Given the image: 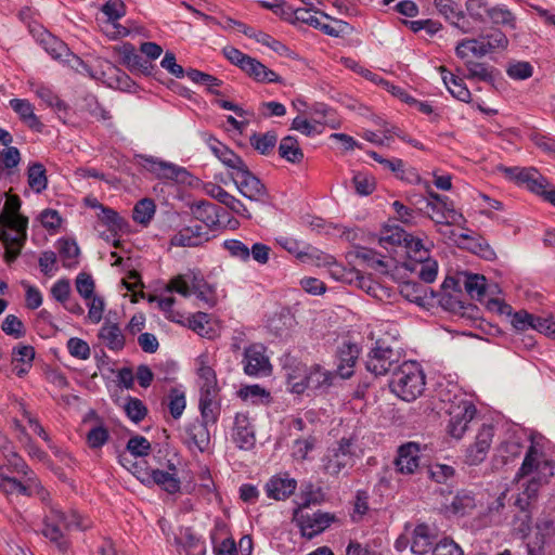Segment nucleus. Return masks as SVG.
<instances>
[{
  "label": "nucleus",
  "mask_w": 555,
  "mask_h": 555,
  "mask_svg": "<svg viewBox=\"0 0 555 555\" xmlns=\"http://www.w3.org/2000/svg\"><path fill=\"white\" fill-rule=\"evenodd\" d=\"M244 372L249 376L270 375L272 367L266 348L261 344H253L244 351Z\"/></svg>",
  "instance_id": "15"
},
{
  "label": "nucleus",
  "mask_w": 555,
  "mask_h": 555,
  "mask_svg": "<svg viewBox=\"0 0 555 555\" xmlns=\"http://www.w3.org/2000/svg\"><path fill=\"white\" fill-rule=\"evenodd\" d=\"M463 286L470 298L482 300L486 295V278L479 274H464Z\"/></svg>",
  "instance_id": "42"
},
{
  "label": "nucleus",
  "mask_w": 555,
  "mask_h": 555,
  "mask_svg": "<svg viewBox=\"0 0 555 555\" xmlns=\"http://www.w3.org/2000/svg\"><path fill=\"white\" fill-rule=\"evenodd\" d=\"M508 172L513 173L517 182L524 183L527 188L539 195H544L548 181L534 168H512Z\"/></svg>",
  "instance_id": "24"
},
{
  "label": "nucleus",
  "mask_w": 555,
  "mask_h": 555,
  "mask_svg": "<svg viewBox=\"0 0 555 555\" xmlns=\"http://www.w3.org/2000/svg\"><path fill=\"white\" fill-rule=\"evenodd\" d=\"M297 481L286 475L271 477L264 486L267 495L270 499L282 501L289 498L296 490Z\"/></svg>",
  "instance_id": "29"
},
{
  "label": "nucleus",
  "mask_w": 555,
  "mask_h": 555,
  "mask_svg": "<svg viewBox=\"0 0 555 555\" xmlns=\"http://www.w3.org/2000/svg\"><path fill=\"white\" fill-rule=\"evenodd\" d=\"M176 78L188 77L196 85H203L211 93H218L214 87L221 86L222 81L205 72H170Z\"/></svg>",
  "instance_id": "41"
},
{
  "label": "nucleus",
  "mask_w": 555,
  "mask_h": 555,
  "mask_svg": "<svg viewBox=\"0 0 555 555\" xmlns=\"http://www.w3.org/2000/svg\"><path fill=\"white\" fill-rule=\"evenodd\" d=\"M94 281L88 273H79L76 278V289L83 299H90L94 295Z\"/></svg>",
  "instance_id": "63"
},
{
  "label": "nucleus",
  "mask_w": 555,
  "mask_h": 555,
  "mask_svg": "<svg viewBox=\"0 0 555 555\" xmlns=\"http://www.w3.org/2000/svg\"><path fill=\"white\" fill-rule=\"evenodd\" d=\"M139 480L146 486L157 485L169 494L179 492L181 488L180 479L175 473L164 472L160 469H151V472H145L144 476H139Z\"/></svg>",
  "instance_id": "22"
},
{
  "label": "nucleus",
  "mask_w": 555,
  "mask_h": 555,
  "mask_svg": "<svg viewBox=\"0 0 555 555\" xmlns=\"http://www.w3.org/2000/svg\"><path fill=\"white\" fill-rule=\"evenodd\" d=\"M438 214H431L430 218L437 225H462L466 222L464 216L454 209L450 201L439 205Z\"/></svg>",
  "instance_id": "35"
},
{
  "label": "nucleus",
  "mask_w": 555,
  "mask_h": 555,
  "mask_svg": "<svg viewBox=\"0 0 555 555\" xmlns=\"http://www.w3.org/2000/svg\"><path fill=\"white\" fill-rule=\"evenodd\" d=\"M197 374L201 379V390L208 391L209 389H218L217 376L214 369L209 364L207 354H201L196 359Z\"/></svg>",
  "instance_id": "37"
},
{
  "label": "nucleus",
  "mask_w": 555,
  "mask_h": 555,
  "mask_svg": "<svg viewBox=\"0 0 555 555\" xmlns=\"http://www.w3.org/2000/svg\"><path fill=\"white\" fill-rule=\"evenodd\" d=\"M210 240L209 232L202 224L182 228L171 238L170 245L178 247H197Z\"/></svg>",
  "instance_id": "17"
},
{
  "label": "nucleus",
  "mask_w": 555,
  "mask_h": 555,
  "mask_svg": "<svg viewBox=\"0 0 555 555\" xmlns=\"http://www.w3.org/2000/svg\"><path fill=\"white\" fill-rule=\"evenodd\" d=\"M431 555H464L462 548L452 540L443 539L433 548Z\"/></svg>",
  "instance_id": "64"
},
{
  "label": "nucleus",
  "mask_w": 555,
  "mask_h": 555,
  "mask_svg": "<svg viewBox=\"0 0 555 555\" xmlns=\"http://www.w3.org/2000/svg\"><path fill=\"white\" fill-rule=\"evenodd\" d=\"M404 247L411 263L427 260L429 256V251L424 247L422 240L413 237L412 235L406 234L404 240Z\"/></svg>",
  "instance_id": "45"
},
{
  "label": "nucleus",
  "mask_w": 555,
  "mask_h": 555,
  "mask_svg": "<svg viewBox=\"0 0 555 555\" xmlns=\"http://www.w3.org/2000/svg\"><path fill=\"white\" fill-rule=\"evenodd\" d=\"M401 353L384 339H377L375 346L366 356L365 367L375 376L386 375L399 366Z\"/></svg>",
  "instance_id": "5"
},
{
  "label": "nucleus",
  "mask_w": 555,
  "mask_h": 555,
  "mask_svg": "<svg viewBox=\"0 0 555 555\" xmlns=\"http://www.w3.org/2000/svg\"><path fill=\"white\" fill-rule=\"evenodd\" d=\"M279 154L292 164H299L304 159V152L298 140L293 135L284 137L279 145Z\"/></svg>",
  "instance_id": "38"
},
{
  "label": "nucleus",
  "mask_w": 555,
  "mask_h": 555,
  "mask_svg": "<svg viewBox=\"0 0 555 555\" xmlns=\"http://www.w3.org/2000/svg\"><path fill=\"white\" fill-rule=\"evenodd\" d=\"M125 412L131 421L139 423L145 417L147 410L141 400L130 398L125 404Z\"/></svg>",
  "instance_id": "62"
},
{
  "label": "nucleus",
  "mask_w": 555,
  "mask_h": 555,
  "mask_svg": "<svg viewBox=\"0 0 555 555\" xmlns=\"http://www.w3.org/2000/svg\"><path fill=\"white\" fill-rule=\"evenodd\" d=\"M99 341L108 350L118 352L125 348L126 337L117 323L105 321L98 332Z\"/></svg>",
  "instance_id": "25"
},
{
  "label": "nucleus",
  "mask_w": 555,
  "mask_h": 555,
  "mask_svg": "<svg viewBox=\"0 0 555 555\" xmlns=\"http://www.w3.org/2000/svg\"><path fill=\"white\" fill-rule=\"evenodd\" d=\"M487 49V53L496 50H504L508 46V39L501 30H493L485 36H480Z\"/></svg>",
  "instance_id": "55"
},
{
  "label": "nucleus",
  "mask_w": 555,
  "mask_h": 555,
  "mask_svg": "<svg viewBox=\"0 0 555 555\" xmlns=\"http://www.w3.org/2000/svg\"><path fill=\"white\" fill-rule=\"evenodd\" d=\"M207 425L208 424L198 420L188 425L185 429V442L190 449L194 448L201 452L208 450L210 444V433Z\"/></svg>",
  "instance_id": "28"
},
{
  "label": "nucleus",
  "mask_w": 555,
  "mask_h": 555,
  "mask_svg": "<svg viewBox=\"0 0 555 555\" xmlns=\"http://www.w3.org/2000/svg\"><path fill=\"white\" fill-rule=\"evenodd\" d=\"M109 438L107 428L102 425L92 427L87 434V443L91 449L103 447Z\"/></svg>",
  "instance_id": "59"
},
{
  "label": "nucleus",
  "mask_w": 555,
  "mask_h": 555,
  "mask_svg": "<svg viewBox=\"0 0 555 555\" xmlns=\"http://www.w3.org/2000/svg\"><path fill=\"white\" fill-rule=\"evenodd\" d=\"M101 12L107 21L115 23L126 14V5L122 0H107L101 8Z\"/></svg>",
  "instance_id": "56"
},
{
  "label": "nucleus",
  "mask_w": 555,
  "mask_h": 555,
  "mask_svg": "<svg viewBox=\"0 0 555 555\" xmlns=\"http://www.w3.org/2000/svg\"><path fill=\"white\" fill-rule=\"evenodd\" d=\"M96 216L99 221L105 225L109 232V234H102L101 236L106 242H112L115 247H118L120 242L119 240H116V237L122 233L128 232V221L122 218L116 210L109 207L102 208V211H99Z\"/></svg>",
  "instance_id": "16"
},
{
  "label": "nucleus",
  "mask_w": 555,
  "mask_h": 555,
  "mask_svg": "<svg viewBox=\"0 0 555 555\" xmlns=\"http://www.w3.org/2000/svg\"><path fill=\"white\" fill-rule=\"evenodd\" d=\"M137 164L159 180H171L175 182H185L189 172L185 168L170 162L162 160L149 155H137Z\"/></svg>",
  "instance_id": "8"
},
{
  "label": "nucleus",
  "mask_w": 555,
  "mask_h": 555,
  "mask_svg": "<svg viewBox=\"0 0 555 555\" xmlns=\"http://www.w3.org/2000/svg\"><path fill=\"white\" fill-rule=\"evenodd\" d=\"M405 267L411 271H415L425 283H433L437 278L438 263L429 257L427 260H422V262L406 263Z\"/></svg>",
  "instance_id": "43"
},
{
  "label": "nucleus",
  "mask_w": 555,
  "mask_h": 555,
  "mask_svg": "<svg viewBox=\"0 0 555 555\" xmlns=\"http://www.w3.org/2000/svg\"><path fill=\"white\" fill-rule=\"evenodd\" d=\"M447 412L450 415L449 434L456 439H461L476 414L475 405L468 400L460 399L457 403H451Z\"/></svg>",
  "instance_id": "11"
},
{
  "label": "nucleus",
  "mask_w": 555,
  "mask_h": 555,
  "mask_svg": "<svg viewBox=\"0 0 555 555\" xmlns=\"http://www.w3.org/2000/svg\"><path fill=\"white\" fill-rule=\"evenodd\" d=\"M307 114L319 126L327 125L331 128H337L338 124L332 118V111L324 103H314L308 107Z\"/></svg>",
  "instance_id": "47"
},
{
  "label": "nucleus",
  "mask_w": 555,
  "mask_h": 555,
  "mask_svg": "<svg viewBox=\"0 0 555 555\" xmlns=\"http://www.w3.org/2000/svg\"><path fill=\"white\" fill-rule=\"evenodd\" d=\"M434 5L451 25L459 28L463 34L469 33L470 24L459 3L454 0H434Z\"/></svg>",
  "instance_id": "18"
},
{
  "label": "nucleus",
  "mask_w": 555,
  "mask_h": 555,
  "mask_svg": "<svg viewBox=\"0 0 555 555\" xmlns=\"http://www.w3.org/2000/svg\"><path fill=\"white\" fill-rule=\"evenodd\" d=\"M192 291L196 297L207 305H214L212 289L211 287L197 275L192 276Z\"/></svg>",
  "instance_id": "57"
},
{
  "label": "nucleus",
  "mask_w": 555,
  "mask_h": 555,
  "mask_svg": "<svg viewBox=\"0 0 555 555\" xmlns=\"http://www.w3.org/2000/svg\"><path fill=\"white\" fill-rule=\"evenodd\" d=\"M21 199L17 195H8L0 212V241L5 246V260L14 261L27 238L28 219L20 214Z\"/></svg>",
  "instance_id": "2"
},
{
  "label": "nucleus",
  "mask_w": 555,
  "mask_h": 555,
  "mask_svg": "<svg viewBox=\"0 0 555 555\" xmlns=\"http://www.w3.org/2000/svg\"><path fill=\"white\" fill-rule=\"evenodd\" d=\"M156 206L150 198L139 201L133 208L132 218L135 222L147 225L155 215Z\"/></svg>",
  "instance_id": "46"
},
{
  "label": "nucleus",
  "mask_w": 555,
  "mask_h": 555,
  "mask_svg": "<svg viewBox=\"0 0 555 555\" xmlns=\"http://www.w3.org/2000/svg\"><path fill=\"white\" fill-rule=\"evenodd\" d=\"M297 257L304 259L305 257L315 258V263L319 267H326L330 276L338 282L352 283L354 279H359V272L353 269H346L343 264L338 263L334 257L313 250L312 254L298 253Z\"/></svg>",
  "instance_id": "14"
},
{
  "label": "nucleus",
  "mask_w": 555,
  "mask_h": 555,
  "mask_svg": "<svg viewBox=\"0 0 555 555\" xmlns=\"http://www.w3.org/2000/svg\"><path fill=\"white\" fill-rule=\"evenodd\" d=\"M442 75V81L449 92L457 100L462 102H469L472 94L468 90L464 77L457 75L454 72H441Z\"/></svg>",
  "instance_id": "33"
},
{
  "label": "nucleus",
  "mask_w": 555,
  "mask_h": 555,
  "mask_svg": "<svg viewBox=\"0 0 555 555\" xmlns=\"http://www.w3.org/2000/svg\"><path fill=\"white\" fill-rule=\"evenodd\" d=\"M87 527L75 511L64 512L59 505L49 504L41 533L54 545L59 555H66L70 550L66 532L73 529L85 530Z\"/></svg>",
  "instance_id": "3"
},
{
  "label": "nucleus",
  "mask_w": 555,
  "mask_h": 555,
  "mask_svg": "<svg viewBox=\"0 0 555 555\" xmlns=\"http://www.w3.org/2000/svg\"><path fill=\"white\" fill-rule=\"evenodd\" d=\"M356 439L343 437L333 447L328 448L324 457V470L330 475H338L345 468L354 465L357 457Z\"/></svg>",
  "instance_id": "6"
},
{
  "label": "nucleus",
  "mask_w": 555,
  "mask_h": 555,
  "mask_svg": "<svg viewBox=\"0 0 555 555\" xmlns=\"http://www.w3.org/2000/svg\"><path fill=\"white\" fill-rule=\"evenodd\" d=\"M489 20L498 25L514 27L515 17L513 13L504 7H493L486 10Z\"/></svg>",
  "instance_id": "54"
},
{
  "label": "nucleus",
  "mask_w": 555,
  "mask_h": 555,
  "mask_svg": "<svg viewBox=\"0 0 555 555\" xmlns=\"http://www.w3.org/2000/svg\"><path fill=\"white\" fill-rule=\"evenodd\" d=\"M476 507V500L470 491L461 490L453 498L449 511L457 516H464Z\"/></svg>",
  "instance_id": "39"
},
{
  "label": "nucleus",
  "mask_w": 555,
  "mask_h": 555,
  "mask_svg": "<svg viewBox=\"0 0 555 555\" xmlns=\"http://www.w3.org/2000/svg\"><path fill=\"white\" fill-rule=\"evenodd\" d=\"M389 387L400 399L414 401L425 389V374L418 363L404 362L393 371Z\"/></svg>",
  "instance_id": "4"
},
{
  "label": "nucleus",
  "mask_w": 555,
  "mask_h": 555,
  "mask_svg": "<svg viewBox=\"0 0 555 555\" xmlns=\"http://www.w3.org/2000/svg\"><path fill=\"white\" fill-rule=\"evenodd\" d=\"M197 220L202 221L207 228H214L219 223V208L208 202H202L194 209Z\"/></svg>",
  "instance_id": "44"
},
{
  "label": "nucleus",
  "mask_w": 555,
  "mask_h": 555,
  "mask_svg": "<svg viewBox=\"0 0 555 555\" xmlns=\"http://www.w3.org/2000/svg\"><path fill=\"white\" fill-rule=\"evenodd\" d=\"M168 409L173 418H179L186 405L184 391L179 388H172L168 395Z\"/></svg>",
  "instance_id": "52"
},
{
  "label": "nucleus",
  "mask_w": 555,
  "mask_h": 555,
  "mask_svg": "<svg viewBox=\"0 0 555 555\" xmlns=\"http://www.w3.org/2000/svg\"><path fill=\"white\" fill-rule=\"evenodd\" d=\"M308 502L296 508L293 514V520L297 524L304 537L312 539L324 531L333 521L334 517L328 513L317 512L313 514L304 513Z\"/></svg>",
  "instance_id": "10"
},
{
  "label": "nucleus",
  "mask_w": 555,
  "mask_h": 555,
  "mask_svg": "<svg viewBox=\"0 0 555 555\" xmlns=\"http://www.w3.org/2000/svg\"><path fill=\"white\" fill-rule=\"evenodd\" d=\"M10 106L29 128L41 129L42 124L35 115L34 105L28 100L12 99L10 100Z\"/></svg>",
  "instance_id": "34"
},
{
  "label": "nucleus",
  "mask_w": 555,
  "mask_h": 555,
  "mask_svg": "<svg viewBox=\"0 0 555 555\" xmlns=\"http://www.w3.org/2000/svg\"><path fill=\"white\" fill-rule=\"evenodd\" d=\"M436 534L425 524L417 525L411 534V552L416 555H425L433 551Z\"/></svg>",
  "instance_id": "30"
},
{
  "label": "nucleus",
  "mask_w": 555,
  "mask_h": 555,
  "mask_svg": "<svg viewBox=\"0 0 555 555\" xmlns=\"http://www.w3.org/2000/svg\"><path fill=\"white\" fill-rule=\"evenodd\" d=\"M194 274H180L171 279L166 287L168 292H175L183 297H189L193 294L192 291V276Z\"/></svg>",
  "instance_id": "51"
},
{
  "label": "nucleus",
  "mask_w": 555,
  "mask_h": 555,
  "mask_svg": "<svg viewBox=\"0 0 555 555\" xmlns=\"http://www.w3.org/2000/svg\"><path fill=\"white\" fill-rule=\"evenodd\" d=\"M38 41L43 49L51 55L52 59L59 60L61 64L67 65L73 69H76L81 65V60L73 54L68 47L59 38L53 36L47 30H42L39 34Z\"/></svg>",
  "instance_id": "13"
},
{
  "label": "nucleus",
  "mask_w": 555,
  "mask_h": 555,
  "mask_svg": "<svg viewBox=\"0 0 555 555\" xmlns=\"http://www.w3.org/2000/svg\"><path fill=\"white\" fill-rule=\"evenodd\" d=\"M0 470H8L12 473V475L22 478L36 490V494L39 495L42 501L49 499V492L43 489L34 472L16 451L9 450L7 457L3 459V463L0 465Z\"/></svg>",
  "instance_id": "9"
},
{
  "label": "nucleus",
  "mask_w": 555,
  "mask_h": 555,
  "mask_svg": "<svg viewBox=\"0 0 555 555\" xmlns=\"http://www.w3.org/2000/svg\"><path fill=\"white\" fill-rule=\"evenodd\" d=\"M420 446L416 442H408L398 450L395 461L397 470L401 474H414L420 466Z\"/></svg>",
  "instance_id": "23"
},
{
  "label": "nucleus",
  "mask_w": 555,
  "mask_h": 555,
  "mask_svg": "<svg viewBox=\"0 0 555 555\" xmlns=\"http://www.w3.org/2000/svg\"><path fill=\"white\" fill-rule=\"evenodd\" d=\"M337 374L341 378H349L353 374V367L359 357V348L354 344H344L338 349Z\"/></svg>",
  "instance_id": "31"
},
{
  "label": "nucleus",
  "mask_w": 555,
  "mask_h": 555,
  "mask_svg": "<svg viewBox=\"0 0 555 555\" xmlns=\"http://www.w3.org/2000/svg\"><path fill=\"white\" fill-rule=\"evenodd\" d=\"M28 184L37 193L42 192L47 188L46 169L42 164L35 163L28 167Z\"/></svg>",
  "instance_id": "49"
},
{
  "label": "nucleus",
  "mask_w": 555,
  "mask_h": 555,
  "mask_svg": "<svg viewBox=\"0 0 555 555\" xmlns=\"http://www.w3.org/2000/svg\"><path fill=\"white\" fill-rule=\"evenodd\" d=\"M224 57L240 69H267L264 65L256 59L241 52L234 47H225L223 49Z\"/></svg>",
  "instance_id": "36"
},
{
  "label": "nucleus",
  "mask_w": 555,
  "mask_h": 555,
  "mask_svg": "<svg viewBox=\"0 0 555 555\" xmlns=\"http://www.w3.org/2000/svg\"><path fill=\"white\" fill-rule=\"evenodd\" d=\"M240 396L245 400L250 399L254 403L270 401V392L259 385L245 386L240 390Z\"/></svg>",
  "instance_id": "58"
},
{
  "label": "nucleus",
  "mask_w": 555,
  "mask_h": 555,
  "mask_svg": "<svg viewBox=\"0 0 555 555\" xmlns=\"http://www.w3.org/2000/svg\"><path fill=\"white\" fill-rule=\"evenodd\" d=\"M356 192L361 196L372 194L376 188L375 178L364 172H357L352 178Z\"/></svg>",
  "instance_id": "53"
},
{
  "label": "nucleus",
  "mask_w": 555,
  "mask_h": 555,
  "mask_svg": "<svg viewBox=\"0 0 555 555\" xmlns=\"http://www.w3.org/2000/svg\"><path fill=\"white\" fill-rule=\"evenodd\" d=\"M456 54L462 59L482 57L487 53L483 39H465L456 46Z\"/></svg>",
  "instance_id": "40"
},
{
  "label": "nucleus",
  "mask_w": 555,
  "mask_h": 555,
  "mask_svg": "<svg viewBox=\"0 0 555 555\" xmlns=\"http://www.w3.org/2000/svg\"><path fill=\"white\" fill-rule=\"evenodd\" d=\"M400 294L411 302L422 305L426 298V288L417 282H404L400 286Z\"/></svg>",
  "instance_id": "50"
},
{
  "label": "nucleus",
  "mask_w": 555,
  "mask_h": 555,
  "mask_svg": "<svg viewBox=\"0 0 555 555\" xmlns=\"http://www.w3.org/2000/svg\"><path fill=\"white\" fill-rule=\"evenodd\" d=\"M0 490L7 494L34 495L36 490L22 478L8 470H0Z\"/></svg>",
  "instance_id": "32"
},
{
  "label": "nucleus",
  "mask_w": 555,
  "mask_h": 555,
  "mask_svg": "<svg viewBox=\"0 0 555 555\" xmlns=\"http://www.w3.org/2000/svg\"><path fill=\"white\" fill-rule=\"evenodd\" d=\"M251 146L261 154H269L278 142V135L274 131L266 133H254L250 139Z\"/></svg>",
  "instance_id": "48"
},
{
  "label": "nucleus",
  "mask_w": 555,
  "mask_h": 555,
  "mask_svg": "<svg viewBox=\"0 0 555 555\" xmlns=\"http://www.w3.org/2000/svg\"><path fill=\"white\" fill-rule=\"evenodd\" d=\"M553 475V462L547 460L535 446L531 444L526 452L521 467L516 474L518 482L522 478L529 477L528 480L521 483L524 489L516 499V505L525 511L530 502L537 499L541 485L547 482Z\"/></svg>",
  "instance_id": "1"
},
{
  "label": "nucleus",
  "mask_w": 555,
  "mask_h": 555,
  "mask_svg": "<svg viewBox=\"0 0 555 555\" xmlns=\"http://www.w3.org/2000/svg\"><path fill=\"white\" fill-rule=\"evenodd\" d=\"M231 179L238 192L249 201L263 202L267 197L264 184L257 178L248 167L237 172H231Z\"/></svg>",
  "instance_id": "12"
},
{
  "label": "nucleus",
  "mask_w": 555,
  "mask_h": 555,
  "mask_svg": "<svg viewBox=\"0 0 555 555\" xmlns=\"http://www.w3.org/2000/svg\"><path fill=\"white\" fill-rule=\"evenodd\" d=\"M208 146L212 154L232 172H237L243 170L247 165L244 160L235 154L232 150H230L227 145L218 141L217 139L209 137L207 139Z\"/></svg>",
  "instance_id": "26"
},
{
  "label": "nucleus",
  "mask_w": 555,
  "mask_h": 555,
  "mask_svg": "<svg viewBox=\"0 0 555 555\" xmlns=\"http://www.w3.org/2000/svg\"><path fill=\"white\" fill-rule=\"evenodd\" d=\"M232 440L237 448L250 450L256 442L255 430L245 413H236L232 428Z\"/></svg>",
  "instance_id": "19"
},
{
  "label": "nucleus",
  "mask_w": 555,
  "mask_h": 555,
  "mask_svg": "<svg viewBox=\"0 0 555 555\" xmlns=\"http://www.w3.org/2000/svg\"><path fill=\"white\" fill-rule=\"evenodd\" d=\"M333 373L323 369L319 364L312 365L306 373L301 383L293 384V390L301 393L306 388L325 389L332 385Z\"/></svg>",
  "instance_id": "20"
},
{
  "label": "nucleus",
  "mask_w": 555,
  "mask_h": 555,
  "mask_svg": "<svg viewBox=\"0 0 555 555\" xmlns=\"http://www.w3.org/2000/svg\"><path fill=\"white\" fill-rule=\"evenodd\" d=\"M493 438V427L482 425L479 429L474 444L466 452V462L469 465L480 464L487 456Z\"/></svg>",
  "instance_id": "21"
},
{
  "label": "nucleus",
  "mask_w": 555,
  "mask_h": 555,
  "mask_svg": "<svg viewBox=\"0 0 555 555\" xmlns=\"http://www.w3.org/2000/svg\"><path fill=\"white\" fill-rule=\"evenodd\" d=\"M2 331L10 336L21 338L25 335L23 322L14 314H8L2 322Z\"/></svg>",
  "instance_id": "60"
},
{
  "label": "nucleus",
  "mask_w": 555,
  "mask_h": 555,
  "mask_svg": "<svg viewBox=\"0 0 555 555\" xmlns=\"http://www.w3.org/2000/svg\"><path fill=\"white\" fill-rule=\"evenodd\" d=\"M223 247L230 253L232 257H235L242 261H247L250 258L249 248L242 241L227 240L223 242Z\"/></svg>",
  "instance_id": "61"
},
{
  "label": "nucleus",
  "mask_w": 555,
  "mask_h": 555,
  "mask_svg": "<svg viewBox=\"0 0 555 555\" xmlns=\"http://www.w3.org/2000/svg\"><path fill=\"white\" fill-rule=\"evenodd\" d=\"M91 78L101 80L111 89L131 92L138 87L139 79L153 78L162 82V76L165 72H132L134 77H130L127 72H89Z\"/></svg>",
  "instance_id": "7"
},
{
  "label": "nucleus",
  "mask_w": 555,
  "mask_h": 555,
  "mask_svg": "<svg viewBox=\"0 0 555 555\" xmlns=\"http://www.w3.org/2000/svg\"><path fill=\"white\" fill-rule=\"evenodd\" d=\"M205 190L209 196L217 199L219 203L225 205L233 212L248 219L251 218V215L249 210L246 208V206L220 185L209 183L206 185Z\"/></svg>",
  "instance_id": "27"
}]
</instances>
